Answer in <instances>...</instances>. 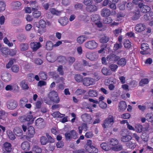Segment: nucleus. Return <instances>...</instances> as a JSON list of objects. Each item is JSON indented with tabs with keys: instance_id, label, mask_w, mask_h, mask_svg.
<instances>
[{
	"instance_id": "obj_1",
	"label": "nucleus",
	"mask_w": 153,
	"mask_h": 153,
	"mask_svg": "<svg viewBox=\"0 0 153 153\" xmlns=\"http://www.w3.org/2000/svg\"><path fill=\"white\" fill-rule=\"evenodd\" d=\"M48 97L50 100H47V98L44 99L45 102L48 104H50L51 101L56 103H58L60 102V99L58 94L55 91L53 90L50 92L48 95Z\"/></svg>"
},
{
	"instance_id": "obj_2",
	"label": "nucleus",
	"mask_w": 153,
	"mask_h": 153,
	"mask_svg": "<svg viewBox=\"0 0 153 153\" xmlns=\"http://www.w3.org/2000/svg\"><path fill=\"white\" fill-rule=\"evenodd\" d=\"M109 145L111 149L114 151H119L122 149L121 146L119 144L118 140L116 138L110 139Z\"/></svg>"
},
{
	"instance_id": "obj_3",
	"label": "nucleus",
	"mask_w": 153,
	"mask_h": 153,
	"mask_svg": "<svg viewBox=\"0 0 153 153\" xmlns=\"http://www.w3.org/2000/svg\"><path fill=\"white\" fill-rule=\"evenodd\" d=\"M114 123V117L112 115H109L104 121L102 126L104 129H108L111 127Z\"/></svg>"
},
{
	"instance_id": "obj_4",
	"label": "nucleus",
	"mask_w": 153,
	"mask_h": 153,
	"mask_svg": "<svg viewBox=\"0 0 153 153\" xmlns=\"http://www.w3.org/2000/svg\"><path fill=\"white\" fill-rule=\"evenodd\" d=\"M84 148L88 152L90 153H96V148L92 145V141L88 140L84 146Z\"/></svg>"
},
{
	"instance_id": "obj_5",
	"label": "nucleus",
	"mask_w": 153,
	"mask_h": 153,
	"mask_svg": "<svg viewBox=\"0 0 153 153\" xmlns=\"http://www.w3.org/2000/svg\"><path fill=\"white\" fill-rule=\"evenodd\" d=\"M39 29L38 30V32L40 34L46 31V23L45 20L42 19H40L39 22Z\"/></svg>"
},
{
	"instance_id": "obj_6",
	"label": "nucleus",
	"mask_w": 153,
	"mask_h": 153,
	"mask_svg": "<svg viewBox=\"0 0 153 153\" xmlns=\"http://www.w3.org/2000/svg\"><path fill=\"white\" fill-rule=\"evenodd\" d=\"M17 105L18 103L16 101L13 99L9 100L7 102V108L10 110L14 109Z\"/></svg>"
},
{
	"instance_id": "obj_7",
	"label": "nucleus",
	"mask_w": 153,
	"mask_h": 153,
	"mask_svg": "<svg viewBox=\"0 0 153 153\" xmlns=\"http://www.w3.org/2000/svg\"><path fill=\"white\" fill-rule=\"evenodd\" d=\"M141 48L142 51L140 53L142 54H147L149 53V48L148 45L146 43H143L141 45Z\"/></svg>"
},
{
	"instance_id": "obj_8",
	"label": "nucleus",
	"mask_w": 153,
	"mask_h": 153,
	"mask_svg": "<svg viewBox=\"0 0 153 153\" xmlns=\"http://www.w3.org/2000/svg\"><path fill=\"white\" fill-rule=\"evenodd\" d=\"M85 45L87 48L94 49L96 48V42L93 40L89 41L85 43Z\"/></svg>"
},
{
	"instance_id": "obj_9",
	"label": "nucleus",
	"mask_w": 153,
	"mask_h": 153,
	"mask_svg": "<svg viewBox=\"0 0 153 153\" xmlns=\"http://www.w3.org/2000/svg\"><path fill=\"white\" fill-rule=\"evenodd\" d=\"M81 118L85 122L90 123L92 122V118L90 115L88 114L85 113L82 114Z\"/></svg>"
},
{
	"instance_id": "obj_10",
	"label": "nucleus",
	"mask_w": 153,
	"mask_h": 153,
	"mask_svg": "<svg viewBox=\"0 0 153 153\" xmlns=\"http://www.w3.org/2000/svg\"><path fill=\"white\" fill-rule=\"evenodd\" d=\"M35 7L32 8V10L33 11V15L34 18H38L40 16L41 13L40 11H38V5H36Z\"/></svg>"
},
{
	"instance_id": "obj_11",
	"label": "nucleus",
	"mask_w": 153,
	"mask_h": 153,
	"mask_svg": "<svg viewBox=\"0 0 153 153\" xmlns=\"http://www.w3.org/2000/svg\"><path fill=\"white\" fill-rule=\"evenodd\" d=\"M94 80L90 78H85L83 80V85L86 86H89L93 85L94 83Z\"/></svg>"
},
{
	"instance_id": "obj_12",
	"label": "nucleus",
	"mask_w": 153,
	"mask_h": 153,
	"mask_svg": "<svg viewBox=\"0 0 153 153\" xmlns=\"http://www.w3.org/2000/svg\"><path fill=\"white\" fill-rule=\"evenodd\" d=\"M30 45L33 51H36L41 47V44L39 42H32Z\"/></svg>"
},
{
	"instance_id": "obj_13",
	"label": "nucleus",
	"mask_w": 153,
	"mask_h": 153,
	"mask_svg": "<svg viewBox=\"0 0 153 153\" xmlns=\"http://www.w3.org/2000/svg\"><path fill=\"white\" fill-rule=\"evenodd\" d=\"M75 134L76 132L74 130H72L69 132H66L65 134V139L69 140L72 137H74Z\"/></svg>"
},
{
	"instance_id": "obj_14",
	"label": "nucleus",
	"mask_w": 153,
	"mask_h": 153,
	"mask_svg": "<svg viewBox=\"0 0 153 153\" xmlns=\"http://www.w3.org/2000/svg\"><path fill=\"white\" fill-rule=\"evenodd\" d=\"M127 105L124 101H121L119 104L118 106V110L120 111H123L126 108Z\"/></svg>"
},
{
	"instance_id": "obj_15",
	"label": "nucleus",
	"mask_w": 153,
	"mask_h": 153,
	"mask_svg": "<svg viewBox=\"0 0 153 153\" xmlns=\"http://www.w3.org/2000/svg\"><path fill=\"white\" fill-rule=\"evenodd\" d=\"M21 3L19 1L13 2L11 4V6L14 10L19 9L21 7Z\"/></svg>"
},
{
	"instance_id": "obj_16",
	"label": "nucleus",
	"mask_w": 153,
	"mask_h": 153,
	"mask_svg": "<svg viewBox=\"0 0 153 153\" xmlns=\"http://www.w3.org/2000/svg\"><path fill=\"white\" fill-rule=\"evenodd\" d=\"M28 131V135L30 138L32 137L35 133L34 128L31 126H29L27 128Z\"/></svg>"
},
{
	"instance_id": "obj_17",
	"label": "nucleus",
	"mask_w": 153,
	"mask_h": 153,
	"mask_svg": "<svg viewBox=\"0 0 153 153\" xmlns=\"http://www.w3.org/2000/svg\"><path fill=\"white\" fill-rule=\"evenodd\" d=\"M146 29V26L141 24H137L135 27V30L138 32L143 31Z\"/></svg>"
},
{
	"instance_id": "obj_18",
	"label": "nucleus",
	"mask_w": 153,
	"mask_h": 153,
	"mask_svg": "<svg viewBox=\"0 0 153 153\" xmlns=\"http://www.w3.org/2000/svg\"><path fill=\"white\" fill-rule=\"evenodd\" d=\"M21 147L25 151H29L30 148V144L27 141H24L21 144Z\"/></svg>"
},
{
	"instance_id": "obj_19",
	"label": "nucleus",
	"mask_w": 153,
	"mask_h": 153,
	"mask_svg": "<svg viewBox=\"0 0 153 153\" xmlns=\"http://www.w3.org/2000/svg\"><path fill=\"white\" fill-rule=\"evenodd\" d=\"M54 46L53 44L52 41H48L46 42L45 48L46 50L50 51L53 49Z\"/></svg>"
},
{
	"instance_id": "obj_20",
	"label": "nucleus",
	"mask_w": 153,
	"mask_h": 153,
	"mask_svg": "<svg viewBox=\"0 0 153 153\" xmlns=\"http://www.w3.org/2000/svg\"><path fill=\"white\" fill-rule=\"evenodd\" d=\"M68 22V19L66 17H61L58 20V22L62 26L66 25Z\"/></svg>"
},
{
	"instance_id": "obj_21",
	"label": "nucleus",
	"mask_w": 153,
	"mask_h": 153,
	"mask_svg": "<svg viewBox=\"0 0 153 153\" xmlns=\"http://www.w3.org/2000/svg\"><path fill=\"white\" fill-rule=\"evenodd\" d=\"M14 133L17 136L20 137L23 134V131L21 128L18 127H16L14 128Z\"/></svg>"
},
{
	"instance_id": "obj_22",
	"label": "nucleus",
	"mask_w": 153,
	"mask_h": 153,
	"mask_svg": "<svg viewBox=\"0 0 153 153\" xmlns=\"http://www.w3.org/2000/svg\"><path fill=\"white\" fill-rule=\"evenodd\" d=\"M39 76L40 79L43 80H46L48 77L47 72L43 71H40L39 74Z\"/></svg>"
},
{
	"instance_id": "obj_23",
	"label": "nucleus",
	"mask_w": 153,
	"mask_h": 153,
	"mask_svg": "<svg viewBox=\"0 0 153 153\" xmlns=\"http://www.w3.org/2000/svg\"><path fill=\"white\" fill-rule=\"evenodd\" d=\"M29 47L27 43H21L19 45L20 50L24 51L27 50Z\"/></svg>"
},
{
	"instance_id": "obj_24",
	"label": "nucleus",
	"mask_w": 153,
	"mask_h": 153,
	"mask_svg": "<svg viewBox=\"0 0 153 153\" xmlns=\"http://www.w3.org/2000/svg\"><path fill=\"white\" fill-rule=\"evenodd\" d=\"M51 114L54 118H62L65 116V114H61L59 111L54 112Z\"/></svg>"
},
{
	"instance_id": "obj_25",
	"label": "nucleus",
	"mask_w": 153,
	"mask_h": 153,
	"mask_svg": "<svg viewBox=\"0 0 153 153\" xmlns=\"http://www.w3.org/2000/svg\"><path fill=\"white\" fill-rule=\"evenodd\" d=\"M140 8L141 11L143 13H146L150 10V8L149 7L146 5H143L142 4L140 5V7H139Z\"/></svg>"
},
{
	"instance_id": "obj_26",
	"label": "nucleus",
	"mask_w": 153,
	"mask_h": 153,
	"mask_svg": "<svg viewBox=\"0 0 153 153\" xmlns=\"http://www.w3.org/2000/svg\"><path fill=\"white\" fill-rule=\"evenodd\" d=\"M4 149L7 152H10L11 150V144L9 143L6 142L4 144Z\"/></svg>"
},
{
	"instance_id": "obj_27",
	"label": "nucleus",
	"mask_w": 153,
	"mask_h": 153,
	"mask_svg": "<svg viewBox=\"0 0 153 153\" xmlns=\"http://www.w3.org/2000/svg\"><path fill=\"white\" fill-rule=\"evenodd\" d=\"M111 14V13L109 10L108 9H104L101 12V14L102 16L103 17H106L109 16Z\"/></svg>"
},
{
	"instance_id": "obj_28",
	"label": "nucleus",
	"mask_w": 153,
	"mask_h": 153,
	"mask_svg": "<svg viewBox=\"0 0 153 153\" xmlns=\"http://www.w3.org/2000/svg\"><path fill=\"white\" fill-rule=\"evenodd\" d=\"M131 137L130 135L123 136L121 138V140L123 142H127L131 140Z\"/></svg>"
},
{
	"instance_id": "obj_29",
	"label": "nucleus",
	"mask_w": 153,
	"mask_h": 153,
	"mask_svg": "<svg viewBox=\"0 0 153 153\" xmlns=\"http://www.w3.org/2000/svg\"><path fill=\"white\" fill-rule=\"evenodd\" d=\"M0 50L3 56H7L9 53L10 50L7 48H1Z\"/></svg>"
},
{
	"instance_id": "obj_30",
	"label": "nucleus",
	"mask_w": 153,
	"mask_h": 153,
	"mask_svg": "<svg viewBox=\"0 0 153 153\" xmlns=\"http://www.w3.org/2000/svg\"><path fill=\"white\" fill-rule=\"evenodd\" d=\"M86 10L89 12H94L96 10V5L91 4L86 7Z\"/></svg>"
},
{
	"instance_id": "obj_31",
	"label": "nucleus",
	"mask_w": 153,
	"mask_h": 153,
	"mask_svg": "<svg viewBox=\"0 0 153 153\" xmlns=\"http://www.w3.org/2000/svg\"><path fill=\"white\" fill-rule=\"evenodd\" d=\"M75 80L78 82L83 81V76L79 74H76L74 76Z\"/></svg>"
},
{
	"instance_id": "obj_32",
	"label": "nucleus",
	"mask_w": 153,
	"mask_h": 153,
	"mask_svg": "<svg viewBox=\"0 0 153 153\" xmlns=\"http://www.w3.org/2000/svg\"><path fill=\"white\" fill-rule=\"evenodd\" d=\"M104 22L105 23L110 24L111 25H117L118 24V23L114 22L112 23V20L110 17H108V18H105V20H104Z\"/></svg>"
},
{
	"instance_id": "obj_33",
	"label": "nucleus",
	"mask_w": 153,
	"mask_h": 153,
	"mask_svg": "<svg viewBox=\"0 0 153 153\" xmlns=\"http://www.w3.org/2000/svg\"><path fill=\"white\" fill-rule=\"evenodd\" d=\"M25 118L26 121L29 122L28 124H31L34 121V119L32 115L30 114L28 115Z\"/></svg>"
},
{
	"instance_id": "obj_34",
	"label": "nucleus",
	"mask_w": 153,
	"mask_h": 153,
	"mask_svg": "<svg viewBox=\"0 0 153 153\" xmlns=\"http://www.w3.org/2000/svg\"><path fill=\"white\" fill-rule=\"evenodd\" d=\"M40 140L41 144L42 145H45L48 142V140L47 138L44 136H42L41 137Z\"/></svg>"
},
{
	"instance_id": "obj_35",
	"label": "nucleus",
	"mask_w": 153,
	"mask_h": 153,
	"mask_svg": "<svg viewBox=\"0 0 153 153\" xmlns=\"http://www.w3.org/2000/svg\"><path fill=\"white\" fill-rule=\"evenodd\" d=\"M85 36L81 35L78 37L77 39V42L80 44H82L83 43L86 39Z\"/></svg>"
},
{
	"instance_id": "obj_36",
	"label": "nucleus",
	"mask_w": 153,
	"mask_h": 153,
	"mask_svg": "<svg viewBox=\"0 0 153 153\" xmlns=\"http://www.w3.org/2000/svg\"><path fill=\"white\" fill-rule=\"evenodd\" d=\"M28 102V100L26 98H22L20 100V105L21 107H23Z\"/></svg>"
},
{
	"instance_id": "obj_37",
	"label": "nucleus",
	"mask_w": 153,
	"mask_h": 153,
	"mask_svg": "<svg viewBox=\"0 0 153 153\" xmlns=\"http://www.w3.org/2000/svg\"><path fill=\"white\" fill-rule=\"evenodd\" d=\"M119 57L114 54L111 55L107 57V60L108 61H110L114 60L117 61L118 60Z\"/></svg>"
},
{
	"instance_id": "obj_38",
	"label": "nucleus",
	"mask_w": 153,
	"mask_h": 153,
	"mask_svg": "<svg viewBox=\"0 0 153 153\" xmlns=\"http://www.w3.org/2000/svg\"><path fill=\"white\" fill-rule=\"evenodd\" d=\"M135 131L137 132L140 133L142 131L143 126L139 124H136L135 126Z\"/></svg>"
},
{
	"instance_id": "obj_39",
	"label": "nucleus",
	"mask_w": 153,
	"mask_h": 153,
	"mask_svg": "<svg viewBox=\"0 0 153 153\" xmlns=\"http://www.w3.org/2000/svg\"><path fill=\"white\" fill-rule=\"evenodd\" d=\"M126 61L124 58H122L120 59L118 62V64L120 66H123L126 64Z\"/></svg>"
},
{
	"instance_id": "obj_40",
	"label": "nucleus",
	"mask_w": 153,
	"mask_h": 153,
	"mask_svg": "<svg viewBox=\"0 0 153 153\" xmlns=\"http://www.w3.org/2000/svg\"><path fill=\"white\" fill-rule=\"evenodd\" d=\"M100 146L105 151L111 149L110 146H108L106 143H102L101 144Z\"/></svg>"
},
{
	"instance_id": "obj_41",
	"label": "nucleus",
	"mask_w": 153,
	"mask_h": 153,
	"mask_svg": "<svg viewBox=\"0 0 153 153\" xmlns=\"http://www.w3.org/2000/svg\"><path fill=\"white\" fill-rule=\"evenodd\" d=\"M17 38L20 42H24L26 39V37L24 34H21L17 36Z\"/></svg>"
},
{
	"instance_id": "obj_42",
	"label": "nucleus",
	"mask_w": 153,
	"mask_h": 153,
	"mask_svg": "<svg viewBox=\"0 0 153 153\" xmlns=\"http://www.w3.org/2000/svg\"><path fill=\"white\" fill-rule=\"evenodd\" d=\"M102 73L106 75H108L112 74L111 71L106 68H103L102 70Z\"/></svg>"
},
{
	"instance_id": "obj_43",
	"label": "nucleus",
	"mask_w": 153,
	"mask_h": 153,
	"mask_svg": "<svg viewBox=\"0 0 153 153\" xmlns=\"http://www.w3.org/2000/svg\"><path fill=\"white\" fill-rule=\"evenodd\" d=\"M75 58L73 57L69 56L68 57L66 61L70 65H72L75 61Z\"/></svg>"
},
{
	"instance_id": "obj_44",
	"label": "nucleus",
	"mask_w": 153,
	"mask_h": 153,
	"mask_svg": "<svg viewBox=\"0 0 153 153\" xmlns=\"http://www.w3.org/2000/svg\"><path fill=\"white\" fill-rule=\"evenodd\" d=\"M86 57L91 61H95L96 59V55L93 53H90L86 55Z\"/></svg>"
},
{
	"instance_id": "obj_45",
	"label": "nucleus",
	"mask_w": 153,
	"mask_h": 153,
	"mask_svg": "<svg viewBox=\"0 0 153 153\" xmlns=\"http://www.w3.org/2000/svg\"><path fill=\"white\" fill-rule=\"evenodd\" d=\"M33 151L37 153H40L42 151V149L38 146H35L33 148Z\"/></svg>"
},
{
	"instance_id": "obj_46",
	"label": "nucleus",
	"mask_w": 153,
	"mask_h": 153,
	"mask_svg": "<svg viewBox=\"0 0 153 153\" xmlns=\"http://www.w3.org/2000/svg\"><path fill=\"white\" fill-rule=\"evenodd\" d=\"M11 69L13 72L15 73H17L19 71V67L17 65H13L11 68Z\"/></svg>"
},
{
	"instance_id": "obj_47",
	"label": "nucleus",
	"mask_w": 153,
	"mask_h": 153,
	"mask_svg": "<svg viewBox=\"0 0 153 153\" xmlns=\"http://www.w3.org/2000/svg\"><path fill=\"white\" fill-rule=\"evenodd\" d=\"M43 119L41 118H39L36 120L35 124L36 126H41L42 125Z\"/></svg>"
},
{
	"instance_id": "obj_48",
	"label": "nucleus",
	"mask_w": 153,
	"mask_h": 153,
	"mask_svg": "<svg viewBox=\"0 0 153 153\" xmlns=\"http://www.w3.org/2000/svg\"><path fill=\"white\" fill-rule=\"evenodd\" d=\"M149 82V80L148 79L146 78L143 79L141 80L139 83V84L140 86H143L148 84Z\"/></svg>"
},
{
	"instance_id": "obj_49",
	"label": "nucleus",
	"mask_w": 153,
	"mask_h": 153,
	"mask_svg": "<svg viewBox=\"0 0 153 153\" xmlns=\"http://www.w3.org/2000/svg\"><path fill=\"white\" fill-rule=\"evenodd\" d=\"M57 71L59 72V75L62 76L64 75V72L63 71V66L62 65H60L58 66Z\"/></svg>"
},
{
	"instance_id": "obj_50",
	"label": "nucleus",
	"mask_w": 153,
	"mask_h": 153,
	"mask_svg": "<svg viewBox=\"0 0 153 153\" xmlns=\"http://www.w3.org/2000/svg\"><path fill=\"white\" fill-rule=\"evenodd\" d=\"M20 85L21 87L23 89H27L28 88V87L27 83L24 80H23L21 82Z\"/></svg>"
},
{
	"instance_id": "obj_51",
	"label": "nucleus",
	"mask_w": 153,
	"mask_h": 153,
	"mask_svg": "<svg viewBox=\"0 0 153 153\" xmlns=\"http://www.w3.org/2000/svg\"><path fill=\"white\" fill-rule=\"evenodd\" d=\"M4 43L10 47H11L13 46V44L12 42H10L9 40L6 37H4L3 39Z\"/></svg>"
},
{
	"instance_id": "obj_52",
	"label": "nucleus",
	"mask_w": 153,
	"mask_h": 153,
	"mask_svg": "<svg viewBox=\"0 0 153 153\" xmlns=\"http://www.w3.org/2000/svg\"><path fill=\"white\" fill-rule=\"evenodd\" d=\"M123 44L125 48H129L131 47V42L128 40H124Z\"/></svg>"
},
{
	"instance_id": "obj_53",
	"label": "nucleus",
	"mask_w": 153,
	"mask_h": 153,
	"mask_svg": "<svg viewBox=\"0 0 153 153\" xmlns=\"http://www.w3.org/2000/svg\"><path fill=\"white\" fill-rule=\"evenodd\" d=\"M86 91L81 88H78L76 91V94L78 95H80L84 94Z\"/></svg>"
},
{
	"instance_id": "obj_54",
	"label": "nucleus",
	"mask_w": 153,
	"mask_h": 153,
	"mask_svg": "<svg viewBox=\"0 0 153 153\" xmlns=\"http://www.w3.org/2000/svg\"><path fill=\"white\" fill-rule=\"evenodd\" d=\"M7 134L9 139L11 140H13L16 138L14 135L11 131H8L7 133Z\"/></svg>"
},
{
	"instance_id": "obj_55",
	"label": "nucleus",
	"mask_w": 153,
	"mask_h": 153,
	"mask_svg": "<svg viewBox=\"0 0 153 153\" xmlns=\"http://www.w3.org/2000/svg\"><path fill=\"white\" fill-rule=\"evenodd\" d=\"M126 143V146L128 148L131 149L134 148L135 147V145L134 143H132L131 141L127 142Z\"/></svg>"
},
{
	"instance_id": "obj_56",
	"label": "nucleus",
	"mask_w": 153,
	"mask_h": 153,
	"mask_svg": "<svg viewBox=\"0 0 153 153\" xmlns=\"http://www.w3.org/2000/svg\"><path fill=\"white\" fill-rule=\"evenodd\" d=\"M105 83H109L110 82H113L114 84L116 83V79L115 78L112 77H110L108 79H106L105 81Z\"/></svg>"
},
{
	"instance_id": "obj_57",
	"label": "nucleus",
	"mask_w": 153,
	"mask_h": 153,
	"mask_svg": "<svg viewBox=\"0 0 153 153\" xmlns=\"http://www.w3.org/2000/svg\"><path fill=\"white\" fill-rule=\"evenodd\" d=\"M118 66L116 64H111L109 66V68L111 71L115 72L118 68Z\"/></svg>"
},
{
	"instance_id": "obj_58",
	"label": "nucleus",
	"mask_w": 153,
	"mask_h": 153,
	"mask_svg": "<svg viewBox=\"0 0 153 153\" xmlns=\"http://www.w3.org/2000/svg\"><path fill=\"white\" fill-rule=\"evenodd\" d=\"M5 3L2 1H0V11H4L5 9Z\"/></svg>"
},
{
	"instance_id": "obj_59",
	"label": "nucleus",
	"mask_w": 153,
	"mask_h": 153,
	"mask_svg": "<svg viewBox=\"0 0 153 153\" xmlns=\"http://www.w3.org/2000/svg\"><path fill=\"white\" fill-rule=\"evenodd\" d=\"M82 62L83 65L85 66H87L88 67H91L94 65L92 63H89L88 61L83 59L82 60Z\"/></svg>"
},
{
	"instance_id": "obj_60",
	"label": "nucleus",
	"mask_w": 153,
	"mask_h": 153,
	"mask_svg": "<svg viewBox=\"0 0 153 153\" xmlns=\"http://www.w3.org/2000/svg\"><path fill=\"white\" fill-rule=\"evenodd\" d=\"M46 135L48 139V142L50 143H53L54 142V139L52 138L48 133H46Z\"/></svg>"
},
{
	"instance_id": "obj_61",
	"label": "nucleus",
	"mask_w": 153,
	"mask_h": 153,
	"mask_svg": "<svg viewBox=\"0 0 153 153\" xmlns=\"http://www.w3.org/2000/svg\"><path fill=\"white\" fill-rule=\"evenodd\" d=\"M47 84L46 82L44 80H39L37 83V86H38L42 87V86L46 85Z\"/></svg>"
},
{
	"instance_id": "obj_62",
	"label": "nucleus",
	"mask_w": 153,
	"mask_h": 153,
	"mask_svg": "<svg viewBox=\"0 0 153 153\" xmlns=\"http://www.w3.org/2000/svg\"><path fill=\"white\" fill-rule=\"evenodd\" d=\"M66 59L65 57L63 56H58L57 58V60L60 62H62Z\"/></svg>"
},
{
	"instance_id": "obj_63",
	"label": "nucleus",
	"mask_w": 153,
	"mask_h": 153,
	"mask_svg": "<svg viewBox=\"0 0 153 153\" xmlns=\"http://www.w3.org/2000/svg\"><path fill=\"white\" fill-rule=\"evenodd\" d=\"M109 40V38L108 37L104 36L100 39L101 42L102 43H106Z\"/></svg>"
},
{
	"instance_id": "obj_64",
	"label": "nucleus",
	"mask_w": 153,
	"mask_h": 153,
	"mask_svg": "<svg viewBox=\"0 0 153 153\" xmlns=\"http://www.w3.org/2000/svg\"><path fill=\"white\" fill-rule=\"evenodd\" d=\"M9 75L6 74L2 77V79L5 82H8L10 79V78L9 77Z\"/></svg>"
}]
</instances>
